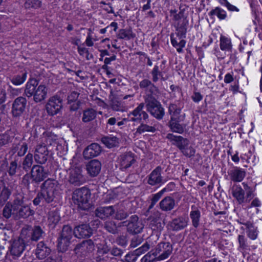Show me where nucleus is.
<instances>
[{
  "mask_svg": "<svg viewBox=\"0 0 262 262\" xmlns=\"http://www.w3.org/2000/svg\"><path fill=\"white\" fill-rule=\"evenodd\" d=\"M183 120L169 121L168 122V126L172 132L178 134H182L185 129L186 125L180 124V122Z\"/></svg>",
  "mask_w": 262,
  "mask_h": 262,
  "instance_id": "35",
  "label": "nucleus"
},
{
  "mask_svg": "<svg viewBox=\"0 0 262 262\" xmlns=\"http://www.w3.org/2000/svg\"><path fill=\"white\" fill-rule=\"evenodd\" d=\"M191 208L192 210L190 212V217L191 220L192 226L196 228L200 225L201 212L195 206H192Z\"/></svg>",
  "mask_w": 262,
  "mask_h": 262,
  "instance_id": "36",
  "label": "nucleus"
},
{
  "mask_svg": "<svg viewBox=\"0 0 262 262\" xmlns=\"http://www.w3.org/2000/svg\"><path fill=\"white\" fill-rule=\"evenodd\" d=\"M133 234V237L130 239V246L132 248H135L142 243L143 238L138 235V234Z\"/></svg>",
  "mask_w": 262,
  "mask_h": 262,
  "instance_id": "56",
  "label": "nucleus"
},
{
  "mask_svg": "<svg viewBox=\"0 0 262 262\" xmlns=\"http://www.w3.org/2000/svg\"><path fill=\"white\" fill-rule=\"evenodd\" d=\"M209 15L210 16H216L220 20L225 19L227 17V13L225 10L220 7H216L214 9L211 10Z\"/></svg>",
  "mask_w": 262,
  "mask_h": 262,
  "instance_id": "45",
  "label": "nucleus"
},
{
  "mask_svg": "<svg viewBox=\"0 0 262 262\" xmlns=\"http://www.w3.org/2000/svg\"><path fill=\"white\" fill-rule=\"evenodd\" d=\"M102 151V148L97 143H93L88 146L83 151L85 159H90L98 156Z\"/></svg>",
  "mask_w": 262,
  "mask_h": 262,
  "instance_id": "18",
  "label": "nucleus"
},
{
  "mask_svg": "<svg viewBox=\"0 0 262 262\" xmlns=\"http://www.w3.org/2000/svg\"><path fill=\"white\" fill-rule=\"evenodd\" d=\"M231 193L238 204L245 202V190L239 185H234L231 188Z\"/></svg>",
  "mask_w": 262,
  "mask_h": 262,
  "instance_id": "33",
  "label": "nucleus"
},
{
  "mask_svg": "<svg viewBox=\"0 0 262 262\" xmlns=\"http://www.w3.org/2000/svg\"><path fill=\"white\" fill-rule=\"evenodd\" d=\"M34 213V211L25 203L24 195L20 194L16 195L12 202H8L3 210V216L6 219L11 215L15 219H26Z\"/></svg>",
  "mask_w": 262,
  "mask_h": 262,
  "instance_id": "1",
  "label": "nucleus"
},
{
  "mask_svg": "<svg viewBox=\"0 0 262 262\" xmlns=\"http://www.w3.org/2000/svg\"><path fill=\"white\" fill-rule=\"evenodd\" d=\"M150 74L152 76V81L153 82H157L160 78L161 80L164 81L165 79L163 77L162 65L160 66L158 64L155 65Z\"/></svg>",
  "mask_w": 262,
  "mask_h": 262,
  "instance_id": "38",
  "label": "nucleus"
},
{
  "mask_svg": "<svg viewBox=\"0 0 262 262\" xmlns=\"http://www.w3.org/2000/svg\"><path fill=\"white\" fill-rule=\"evenodd\" d=\"M220 48L222 51H230L232 49V43L231 39L224 36L221 35L220 37Z\"/></svg>",
  "mask_w": 262,
  "mask_h": 262,
  "instance_id": "49",
  "label": "nucleus"
},
{
  "mask_svg": "<svg viewBox=\"0 0 262 262\" xmlns=\"http://www.w3.org/2000/svg\"><path fill=\"white\" fill-rule=\"evenodd\" d=\"M246 233L247 236L252 240H255L258 236V231L257 227H255L253 228L246 230Z\"/></svg>",
  "mask_w": 262,
  "mask_h": 262,
  "instance_id": "60",
  "label": "nucleus"
},
{
  "mask_svg": "<svg viewBox=\"0 0 262 262\" xmlns=\"http://www.w3.org/2000/svg\"><path fill=\"white\" fill-rule=\"evenodd\" d=\"M120 168L125 170L130 167L135 162L134 155L130 152H126L120 156Z\"/></svg>",
  "mask_w": 262,
  "mask_h": 262,
  "instance_id": "31",
  "label": "nucleus"
},
{
  "mask_svg": "<svg viewBox=\"0 0 262 262\" xmlns=\"http://www.w3.org/2000/svg\"><path fill=\"white\" fill-rule=\"evenodd\" d=\"M49 151L45 144H38L36 146L34 152V159L37 163L45 164L48 158Z\"/></svg>",
  "mask_w": 262,
  "mask_h": 262,
  "instance_id": "15",
  "label": "nucleus"
},
{
  "mask_svg": "<svg viewBox=\"0 0 262 262\" xmlns=\"http://www.w3.org/2000/svg\"><path fill=\"white\" fill-rule=\"evenodd\" d=\"M81 167H76L71 170L69 182L75 186H80L86 182V178L82 173Z\"/></svg>",
  "mask_w": 262,
  "mask_h": 262,
  "instance_id": "11",
  "label": "nucleus"
},
{
  "mask_svg": "<svg viewBox=\"0 0 262 262\" xmlns=\"http://www.w3.org/2000/svg\"><path fill=\"white\" fill-rule=\"evenodd\" d=\"M166 138L170 141L174 142L173 144L176 145L181 151L189 145V140L180 136H177L172 134H168Z\"/></svg>",
  "mask_w": 262,
  "mask_h": 262,
  "instance_id": "27",
  "label": "nucleus"
},
{
  "mask_svg": "<svg viewBox=\"0 0 262 262\" xmlns=\"http://www.w3.org/2000/svg\"><path fill=\"white\" fill-rule=\"evenodd\" d=\"M28 150V145L25 142L19 143L17 144H13L11 152L13 153V157L21 159L20 157L24 156Z\"/></svg>",
  "mask_w": 262,
  "mask_h": 262,
  "instance_id": "29",
  "label": "nucleus"
},
{
  "mask_svg": "<svg viewBox=\"0 0 262 262\" xmlns=\"http://www.w3.org/2000/svg\"><path fill=\"white\" fill-rule=\"evenodd\" d=\"M63 100L57 95L49 98L46 104V110L48 114L51 116L56 115L62 107Z\"/></svg>",
  "mask_w": 262,
  "mask_h": 262,
  "instance_id": "10",
  "label": "nucleus"
},
{
  "mask_svg": "<svg viewBox=\"0 0 262 262\" xmlns=\"http://www.w3.org/2000/svg\"><path fill=\"white\" fill-rule=\"evenodd\" d=\"M11 192V191L5 186L0 187V203L4 204L9 199Z\"/></svg>",
  "mask_w": 262,
  "mask_h": 262,
  "instance_id": "52",
  "label": "nucleus"
},
{
  "mask_svg": "<svg viewBox=\"0 0 262 262\" xmlns=\"http://www.w3.org/2000/svg\"><path fill=\"white\" fill-rule=\"evenodd\" d=\"M144 106V103H141L134 110L130 113L129 115L133 116L130 117V121L139 123L142 122H146V120L148 118V115L143 110Z\"/></svg>",
  "mask_w": 262,
  "mask_h": 262,
  "instance_id": "13",
  "label": "nucleus"
},
{
  "mask_svg": "<svg viewBox=\"0 0 262 262\" xmlns=\"http://www.w3.org/2000/svg\"><path fill=\"white\" fill-rule=\"evenodd\" d=\"M161 213L157 211L155 212L153 216L149 217V227L152 230L161 231L163 229L164 225L161 223Z\"/></svg>",
  "mask_w": 262,
  "mask_h": 262,
  "instance_id": "20",
  "label": "nucleus"
},
{
  "mask_svg": "<svg viewBox=\"0 0 262 262\" xmlns=\"http://www.w3.org/2000/svg\"><path fill=\"white\" fill-rule=\"evenodd\" d=\"M77 238L89 237L92 234V229L88 224H82L77 226L73 231Z\"/></svg>",
  "mask_w": 262,
  "mask_h": 262,
  "instance_id": "26",
  "label": "nucleus"
},
{
  "mask_svg": "<svg viewBox=\"0 0 262 262\" xmlns=\"http://www.w3.org/2000/svg\"><path fill=\"white\" fill-rule=\"evenodd\" d=\"M48 220L49 226L51 228H54L59 222L60 217L58 212L51 211L49 212Z\"/></svg>",
  "mask_w": 262,
  "mask_h": 262,
  "instance_id": "42",
  "label": "nucleus"
},
{
  "mask_svg": "<svg viewBox=\"0 0 262 262\" xmlns=\"http://www.w3.org/2000/svg\"><path fill=\"white\" fill-rule=\"evenodd\" d=\"M41 190L44 196L45 203L49 204L56 201L55 200L57 199V196H58V194L43 190L42 189H41Z\"/></svg>",
  "mask_w": 262,
  "mask_h": 262,
  "instance_id": "51",
  "label": "nucleus"
},
{
  "mask_svg": "<svg viewBox=\"0 0 262 262\" xmlns=\"http://www.w3.org/2000/svg\"><path fill=\"white\" fill-rule=\"evenodd\" d=\"M162 168L161 166H157L151 172L147 177V183L150 186L161 185L164 183L166 181L163 179L161 175Z\"/></svg>",
  "mask_w": 262,
  "mask_h": 262,
  "instance_id": "12",
  "label": "nucleus"
},
{
  "mask_svg": "<svg viewBox=\"0 0 262 262\" xmlns=\"http://www.w3.org/2000/svg\"><path fill=\"white\" fill-rule=\"evenodd\" d=\"M27 105V100L24 97L16 98L12 104V113L14 117L20 116L25 111Z\"/></svg>",
  "mask_w": 262,
  "mask_h": 262,
  "instance_id": "16",
  "label": "nucleus"
},
{
  "mask_svg": "<svg viewBox=\"0 0 262 262\" xmlns=\"http://www.w3.org/2000/svg\"><path fill=\"white\" fill-rule=\"evenodd\" d=\"M147 120H146V122H140V125L137 128L135 132L133 133V138H136L145 132L154 133L156 131L155 126L149 125L147 124Z\"/></svg>",
  "mask_w": 262,
  "mask_h": 262,
  "instance_id": "34",
  "label": "nucleus"
},
{
  "mask_svg": "<svg viewBox=\"0 0 262 262\" xmlns=\"http://www.w3.org/2000/svg\"><path fill=\"white\" fill-rule=\"evenodd\" d=\"M51 249L43 242H40L37 245L35 255L40 259H43L50 255Z\"/></svg>",
  "mask_w": 262,
  "mask_h": 262,
  "instance_id": "30",
  "label": "nucleus"
},
{
  "mask_svg": "<svg viewBox=\"0 0 262 262\" xmlns=\"http://www.w3.org/2000/svg\"><path fill=\"white\" fill-rule=\"evenodd\" d=\"M115 212L113 206L107 207H100L95 210L96 216L101 220H105L112 216Z\"/></svg>",
  "mask_w": 262,
  "mask_h": 262,
  "instance_id": "22",
  "label": "nucleus"
},
{
  "mask_svg": "<svg viewBox=\"0 0 262 262\" xmlns=\"http://www.w3.org/2000/svg\"><path fill=\"white\" fill-rule=\"evenodd\" d=\"M32 235V240L36 242L42 237L45 234L44 231L39 226H35L31 230Z\"/></svg>",
  "mask_w": 262,
  "mask_h": 262,
  "instance_id": "50",
  "label": "nucleus"
},
{
  "mask_svg": "<svg viewBox=\"0 0 262 262\" xmlns=\"http://www.w3.org/2000/svg\"><path fill=\"white\" fill-rule=\"evenodd\" d=\"M181 152L186 157L190 158L194 155L195 150L192 146L188 145L181 150Z\"/></svg>",
  "mask_w": 262,
  "mask_h": 262,
  "instance_id": "64",
  "label": "nucleus"
},
{
  "mask_svg": "<svg viewBox=\"0 0 262 262\" xmlns=\"http://www.w3.org/2000/svg\"><path fill=\"white\" fill-rule=\"evenodd\" d=\"M48 176V171L45 169L44 167L40 165H34L32 166L30 173H26L23 178V181L24 184L29 185L30 182L28 180L30 177L32 183L38 184L41 182L44 181Z\"/></svg>",
  "mask_w": 262,
  "mask_h": 262,
  "instance_id": "4",
  "label": "nucleus"
},
{
  "mask_svg": "<svg viewBox=\"0 0 262 262\" xmlns=\"http://www.w3.org/2000/svg\"><path fill=\"white\" fill-rule=\"evenodd\" d=\"M157 258L158 257L154 252V249H152L142 257L141 262L158 261Z\"/></svg>",
  "mask_w": 262,
  "mask_h": 262,
  "instance_id": "55",
  "label": "nucleus"
},
{
  "mask_svg": "<svg viewBox=\"0 0 262 262\" xmlns=\"http://www.w3.org/2000/svg\"><path fill=\"white\" fill-rule=\"evenodd\" d=\"M104 228L110 233L115 234L118 232V228L115 222L108 221L104 223Z\"/></svg>",
  "mask_w": 262,
  "mask_h": 262,
  "instance_id": "53",
  "label": "nucleus"
},
{
  "mask_svg": "<svg viewBox=\"0 0 262 262\" xmlns=\"http://www.w3.org/2000/svg\"><path fill=\"white\" fill-rule=\"evenodd\" d=\"M73 233H74L71 227L69 225L63 226L58 238L57 246L60 251L63 252L67 249L70 245Z\"/></svg>",
  "mask_w": 262,
  "mask_h": 262,
  "instance_id": "6",
  "label": "nucleus"
},
{
  "mask_svg": "<svg viewBox=\"0 0 262 262\" xmlns=\"http://www.w3.org/2000/svg\"><path fill=\"white\" fill-rule=\"evenodd\" d=\"M41 189L59 195V184L56 180L48 179L41 184Z\"/></svg>",
  "mask_w": 262,
  "mask_h": 262,
  "instance_id": "21",
  "label": "nucleus"
},
{
  "mask_svg": "<svg viewBox=\"0 0 262 262\" xmlns=\"http://www.w3.org/2000/svg\"><path fill=\"white\" fill-rule=\"evenodd\" d=\"M18 239H21L24 243V245H28L31 244L32 240V235L31 230L28 229H23L21 230L20 237L17 238Z\"/></svg>",
  "mask_w": 262,
  "mask_h": 262,
  "instance_id": "47",
  "label": "nucleus"
},
{
  "mask_svg": "<svg viewBox=\"0 0 262 262\" xmlns=\"http://www.w3.org/2000/svg\"><path fill=\"white\" fill-rule=\"evenodd\" d=\"M117 121H118V119L115 117L110 118L107 121L106 126V129L109 130L110 132H114L116 130Z\"/></svg>",
  "mask_w": 262,
  "mask_h": 262,
  "instance_id": "57",
  "label": "nucleus"
},
{
  "mask_svg": "<svg viewBox=\"0 0 262 262\" xmlns=\"http://www.w3.org/2000/svg\"><path fill=\"white\" fill-rule=\"evenodd\" d=\"M9 163L7 165V171L9 176L13 177L16 176L17 171L21 167V159L14 158L12 155L10 158Z\"/></svg>",
  "mask_w": 262,
  "mask_h": 262,
  "instance_id": "24",
  "label": "nucleus"
},
{
  "mask_svg": "<svg viewBox=\"0 0 262 262\" xmlns=\"http://www.w3.org/2000/svg\"><path fill=\"white\" fill-rule=\"evenodd\" d=\"M238 250L241 252H245L250 250V246L248 243V239L244 234H239L237 236Z\"/></svg>",
  "mask_w": 262,
  "mask_h": 262,
  "instance_id": "39",
  "label": "nucleus"
},
{
  "mask_svg": "<svg viewBox=\"0 0 262 262\" xmlns=\"http://www.w3.org/2000/svg\"><path fill=\"white\" fill-rule=\"evenodd\" d=\"M117 37L119 39L129 40L135 37L131 29H122L119 30Z\"/></svg>",
  "mask_w": 262,
  "mask_h": 262,
  "instance_id": "46",
  "label": "nucleus"
},
{
  "mask_svg": "<svg viewBox=\"0 0 262 262\" xmlns=\"http://www.w3.org/2000/svg\"><path fill=\"white\" fill-rule=\"evenodd\" d=\"M27 73L24 71L20 73L14 75L11 79V82L16 85H20L23 83L27 78Z\"/></svg>",
  "mask_w": 262,
  "mask_h": 262,
  "instance_id": "48",
  "label": "nucleus"
},
{
  "mask_svg": "<svg viewBox=\"0 0 262 262\" xmlns=\"http://www.w3.org/2000/svg\"><path fill=\"white\" fill-rule=\"evenodd\" d=\"M146 111L158 120H161L165 115L164 109L161 103L158 100H153L144 102Z\"/></svg>",
  "mask_w": 262,
  "mask_h": 262,
  "instance_id": "7",
  "label": "nucleus"
},
{
  "mask_svg": "<svg viewBox=\"0 0 262 262\" xmlns=\"http://www.w3.org/2000/svg\"><path fill=\"white\" fill-rule=\"evenodd\" d=\"M26 245L21 239H15L11 242L10 252L14 257H19L25 250Z\"/></svg>",
  "mask_w": 262,
  "mask_h": 262,
  "instance_id": "19",
  "label": "nucleus"
},
{
  "mask_svg": "<svg viewBox=\"0 0 262 262\" xmlns=\"http://www.w3.org/2000/svg\"><path fill=\"white\" fill-rule=\"evenodd\" d=\"M114 208L115 209V212L114 214H115L114 218L117 220H123L126 219L128 216V213L123 209L121 205H116L113 206Z\"/></svg>",
  "mask_w": 262,
  "mask_h": 262,
  "instance_id": "41",
  "label": "nucleus"
},
{
  "mask_svg": "<svg viewBox=\"0 0 262 262\" xmlns=\"http://www.w3.org/2000/svg\"><path fill=\"white\" fill-rule=\"evenodd\" d=\"M177 36L179 39L184 38L186 37L187 28L185 24H182L177 29Z\"/></svg>",
  "mask_w": 262,
  "mask_h": 262,
  "instance_id": "59",
  "label": "nucleus"
},
{
  "mask_svg": "<svg viewBox=\"0 0 262 262\" xmlns=\"http://www.w3.org/2000/svg\"><path fill=\"white\" fill-rule=\"evenodd\" d=\"M38 81L31 78L25 85L24 95L28 98L33 97L35 103H39L45 100L47 97L48 88L43 84L38 86Z\"/></svg>",
  "mask_w": 262,
  "mask_h": 262,
  "instance_id": "2",
  "label": "nucleus"
},
{
  "mask_svg": "<svg viewBox=\"0 0 262 262\" xmlns=\"http://www.w3.org/2000/svg\"><path fill=\"white\" fill-rule=\"evenodd\" d=\"M91 191L89 189L83 187L76 189L72 194V200L75 204L81 210H86L90 208Z\"/></svg>",
  "mask_w": 262,
  "mask_h": 262,
  "instance_id": "3",
  "label": "nucleus"
},
{
  "mask_svg": "<svg viewBox=\"0 0 262 262\" xmlns=\"http://www.w3.org/2000/svg\"><path fill=\"white\" fill-rule=\"evenodd\" d=\"M94 249V242L91 239H88L77 244L74 248V251L76 254L85 255L87 253L92 252Z\"/></svg>",
  "mask_w": 262,
  "mask_h": 262,
  "instance_id": "17",
  "label": "nucleus"
},
{
  "mask_svg": "<svg viewBox=\"0 0 262 262\" xmlns=\"http://www.w3.org/2000/svg\"><path fill=\"white\" fill-rule=\"evenodd\" d=\"M121 224L123 226H126L127 232L131 234H138L144 228L143 224L139 220V217L136 215H132L128 220L123 222Z\"/></svg>",
  "mask_w": 262,
  "mask_h": 262,
  "instance_id": "8",
  "label": "nucleus"
},
{
  "mask_svg": "<svg viewBox=\"0 0 262 262\" xmlns=\"http://www.w3.org/2000/svg\"><path fill=\"white\" fill-rule=\"evenodd\" d=\"M10 142H11V137L8 133L0 134V145H6Z\"/></svg>",
  "mask_w": 262,
  "mask_h": 262,
  "instance_id": "63",
  "label": "nucleus"
},
{
  "mask_svg": "<svg viewBox=\"0 0 262 262\" xmlns=\"http://www.w3.org/2000/svg\"><path fill=\"white\" fill-rule=\"evenodd\" d=\"M33 163V155L28 153L21 162V167L25 171L28 172L32 167Z\"/></svg>",
  "mask_w": 262,
  "mask_h": 262,
  "instance_id": "44",
  "label": "nucleus"
},
{
  "mask_svg": "<svg viewBox=\"0 0 262 262\" xmlns=\"http://www.w3.org/2000/svg\"><path fill=\"white\" fill-rule=\"evenodd\" d=\"M101 169V163L98 160H92L86 165L88 174L91 177H96Z\"/></svg>",
  "mask_w": 262,
  "mask_h": 262,
  "instance_id": "23",
  "label": "nucleus"
},
{
  "mask_svg": "<svg viewBox=\"0 0 262 262\" xmlns=\"http://www.w3.org/2000/svg\"><path fill=\"white\" fill-rule=\"evenodd\" d=\"M150 248V245L146 242L141 247L134 251L135 254L139 256L148 251Z\"/></svg>",
  "mask_w": 262,
  "mask_h": 262,
  "instance_id": "61",
  "label": "nucleus"
},
{
  "mask_svg": "<svg viewBox=\"0 0 262 262\" xmlns=\"http://www.w3.org/2000/svg\"><path fill=\"white\" fill-rule=\"evenodd\" d=\"M159 208L164 212H169L176 206L175 200L169 196L164 198L159 203Z\"/></svg>",
  "mask_w": 262,
  "mask_h": 262,
  "instance_id": "28",
  "label": "nucleus"
},
{
  "mask_svg": "<svg viewBox=\"0 0 262 262\" xmlns=\"http://www.w3.org/2000/svg\"><path fill=\"white\" fill-rule=\"evenodd\" d=\"M97 116L96 111L92 108H87L83 111L82 121L84 123L92 121Z\"/></svg>",
  "mask_w": 262,
  "mask_h": 262,
  "instance_id": "40",
  "label": "nucleus"
},
{
  "mask_svg": "<svg viewBox=\"0 0 262 262\" xmlns=\"http://www.w3.org/2000/svg\"><path fill=\"white\" fill-rule=\"evenodd\" d=\"M139 86L145 92L144 96L145 102L158 100L160 94V91L150 80L144 79L139 83Z\"/></svg>",
  "mask_w": 262,
  "mask_h": 262,
  "instance_id": "5",
  "label": "nucleus"
},
{
  "mask_svg": "<svg viewBox=\"0 0 262 262\" xmlns=\"http://www.w3.org/2000/svg\"><path fill=\"white\" fill-rule=\"evenodd\" d=\"M168 112L170 115L169 121L184 120L185 114L181 115V109L177 104L171 103L169 105Z\"/></svg>",
  "mask_w": 262,
  "mask_h": 262,
  "instance_id": "32",
  "label": "nucleus"
},
{
  "mask_svg": "<svg viewBox=\"0 0 262 262\" xmlns=\"http://www.w3.org/2000/svg\"><path fill=\"white\" fill-rule=\"evenodd\" d=\"M172 245L168 242H161L158 244L154 249L157 260L161 261L167 258L172 253Z\"/></svg>",
  "mask_w": 262,
  "mask_h": 262,
  "instance_id": "9",
  "label": "nucleus"
},
{
  "mask_svg": "<svg viewBox=\"0 0 262 262\" xmlns=\"http://www.w3.org/2000/svg\"><path fill=\"white\" fill-rule=\"evenodd\" d=\"M188 223V217L184 216H179L169 222L168 227L173 231H178L185 228Z\"/></svg>",
  "mask_w": 262,
  "mask_h": 262,
  "instance_id": "14",
  "label": "nucleus"
},
{
  "mask_svg": "<svg viewBox=\"0 0 262 262\" xmlns=\"http://www.w3.org/2000/svg\"><path fill=\"white\" fill-rule=\"evenodd\" d=\"M25 4L27 7L37 9L41 7V2L39 0H28Z\"/></svg>",
  "mask_w": 262,
  "mask_h": 262,
  "instance_id": "62",
  "label": "nucleus"
},
{
  "mask_svg": "<svg viewBox=\"0 0 262 262\" xmlns=\"http://www.w3.org/2000/svg\"><path fill=\"white\" fill-rule=\"evenodd\" d=\"M219 3L222 6H225L229 11L238 12L239 9L231 4L227 0H219Z\"/></svg>",
  "mask_w": 262,
  "mask_h": 262,
  "instance_id": "58",
  "label": "nucleus"
},
{
  "mask_svg": "<svg viewBox=\"0 0 262 262\" xmlns=\"http://www.w3.org/2000/svg\"><path fill=\"white\" fill-rule=\"evenodd\" d=\"M101 142L108 148H112L118 145L119 139L113 136H104L101 139Z\"/></svg>",
  "mask_w": 262,
  "mask_h": 262,
  "instance_id": "37",
  "label": "nucleus"
},
{
  "mask_svg": "<svg viewBox=\"0 0 262 262\" xmlns=\"http://www.w3.org/2000/svg\"><path fill=\"white\" fill-rule=\"evenodd\" d=\"M230 179L234 182H242L246 176V172L244 169L239 167H233L228 171Z\"/></svg>",
  "mask_w": 262,
  "mask_h": 262,
  "instance_id": "25",
  "label": "nucleus"
},
{
  "mask_svg": "<svg viewBox=\"0 0 262 262\" xmlns=\"http://www.w3.org/2000/svg\"><path fill=\"white\" fill-rule=\"evenodd\" d=\"M171 42L172 45L177 48V50L179 53H181L183 51V48L185 47L186 41L183 38L178 39L174 37L173 34L170 35Z\"/></svg>",
  "mask_w": 262,
  "mask_h": 262,
  "instance_id": "43",
  "label": "nucleus"
},
{
  "mask_svg": "<svg viewBox=\"0 0 262 262\" xmlns=\"http://www.w3.org/2000/svg\"><path fill=\"white\" fill-rule=\"evenodd\" d=\"M110 105L111 107L115 111H120L123 110L122 103L115 98H112L110 101Z\"/></svg>",
  "mask_w": 262,
  "mask_h": 262,
  "instance_id": "54",
  "label": "nucleus"
}]
</instances>
